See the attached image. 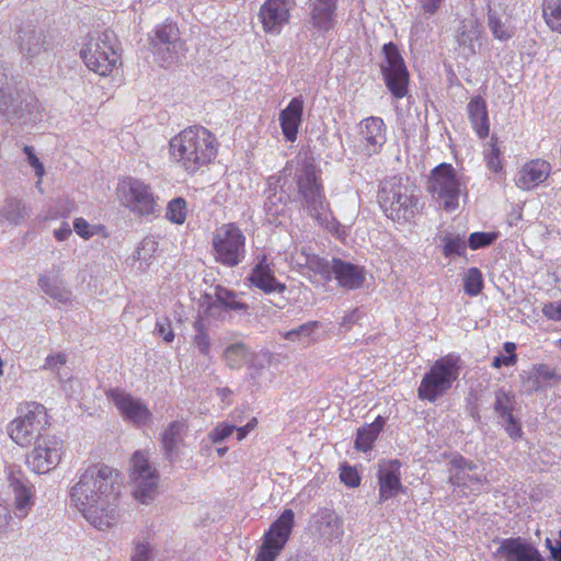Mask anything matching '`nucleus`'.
<instances>
[{
    "label": "nucleus",
    "instance_id": "nucleus-22",
    "mask_svg": "<svg viewBox=\"0 0 561 561\" xmlns=\"http://www.w3.org/2000/svg\"><path fill=\"white\" fill-rule=\"evenodd\" d=\"M294 5L295 0H265L259 12L263 30L267 33H279L288 23Z\"/></svg>",
    "mask_w": 561,
    "mask_h": 561
},
{
    "label": "nucleus",
    "instance_id": "nucleus-29",
    "mask_svg": "<svg viewBox=\"0 0 561 561\" xmlns=\"http://www.w3.org/2000/svg\"><path fill=\"white\" fill-rule=\"evenodd\" d=\"M551 167L545 160H531L518 172L516 184L523 190H530L545 182L550 174Z\"/></svg>",
    "mask_w": 561,
    "mask_h": 561
},
{
    "label": "nucleus",
    "instance_id": "nucleus-34",
    "mask_svg": "<svg viewBox=\"0 0 561 561\" xmlns=\"http://www.w3.org/2000/svg\"><path fill=\"white\" fill-rule=\"evenodd\" d=\"M19 45L23 56L32 59L46 50L45 35L28 26L20 32Z\"/></svg>",
    "mask_w": 561,
    "mask_h": 561
},
{
    "label": "nucleus",
    "instance_id": "nucleus-32",
    "mask_svg": "<svg viewBox=\"0 0 561 561\" xmlns=\"http://www.w3.org/2000/svg\"><path fill=\"white\" fill-rule=\"evenodd\" d=\"M249 280L251 284L266 294L270 293H283L286 289L285 284L279 283L275 276L274 272L266 262V257L263 256L260 262L252 270Z\"/></svg>",
    "mask_w": 561,
    "mask_h": 561
},
{
    "label": "nucleus",
    "instance_id": "nucleus-42",
    "mask_svg": "<svg viewBox=\"0 0 561 561\" xmlns=\"http://www.w3.org/2000/svg\"><path fill=\"white\" fill-rule=\"evenodd\" d=\"M320 328L319 321H309L296 329L283 333V337L290 342L309 341L316 330Z\"/></svg>",
    "mask_w": 561,
    "mask_h": 561
},
{
    "label": "nucleus",
    "instance_id": "nucleus-47",
    "mask_svg": "<svg viewBox=\"0 0 561 561\" xmlns=\"http://www.w3.org/2000/svg\"><path fill=\"white\" fill-rule=\"evenodd\" d=\"M195 335L193 339L194 345L198 348V352L205 356L209 354L210 341L205 330L204 323L201 319H197L194 324Z\"/></svg>",
    "mask_w": 561,
    "mask_h": 561
},
{
    "label": "nucleus",
    "instance_id": "nucleus-23",
    "mask_svg": "<svg viewBox=\"0 0 561 561\" xmlns=\"http://www.w3.org/2000/svg\"><path fill=\"white\" fill-rule=\"evenodd\" d=\"M310 529L316 536L329 542L341 539L344 533L341 518L331 508L318 510L311 516Z\"/></svg>",
    "mask_w": 561,
    "mask_h": 561
},
{
    "label": "nucleus",
    "instance_id": "nucleus-8",
    "mask_svg": "<svg viewBox=\"0 0 561 561\" xmlns=\"http://www.w3.org/2000/svg\"><path fill=\"white\" fill-rule=\"evenodd\" d=\"M211 248L216 262L236 267L245 257V236L236 224H224L214 231Z\"/></svg>",
    "mask_w": 561,
    "mask_h": 561
},
{
    "label": "nucleus",
    "instance_id": "nucleus-56",
    "mask_svg": "<svg viewBox=\"0 0 561 561\" xmlns=\"http://www.w3.org/2000/svg\"><path fill=\"white\" fill-rule=\"evenodd\" d=\"M75 231L83 239H89L94 236L90 224L83 218H76L73 221Z\"/></svg>",
    "mask_w": 561,
    "mask_h": 561
},
{
    "label": "nucleus",
    "instance_id": "nucleus-40",
    "mask_svg": "<svg viewBox=\"0 0 561 561\" xmlns=\"http://www.w3.org/2000/svg\"><path fill=\"white\" fill-rule=\"evenodd\" d=\"M248 355L247 347L242 343H234L226 347L224 359L230 368L238 369L245 362Z\"/></svg>",
    "mask_w": 561,
    "mask_h": 561
},
{
    "label": "nucleus",
    "instance_id": "nucleus-51",
    "mask_svg": "<svg viewBox=\"0 0 561 561\" xmlns=\"http://www.w3.org/2000/svg\"><path fill=\"white\" fill-rule=\"evenodd\" d=\"M236 430V425L226 422L219 423L210 433L209 438L217 444L228 438Z\"/></svg>",
    "mask_w": 561,
    "mask_h": 561
},
{
    "label": "nucleus",
    "instance_id": "nucleus-16",
    "mask_svg": "<svg viewBox=\"0 0 561 561\" xmlns=\"http://www.w3.org/2000/svg\"><path fill=\"white\" fill-rule=\"evenodd\" d=\"M150 45L153 55L162 62L163 67L175 64L183 50L179 28L173 23L157 26L153 36L150 37Z\"/></svg>",
    "mask_w": 561,
    "mask_h": 561
},
{
    "label": "nucleus",
    "instance_id": "nucleus-49",
    "mask_svg": "<svg viewBox=\"0 0 561 561\" xmlns=\"http://www.w3.org/2000/svg\"><path fill=\"white\" fill-rule=\"evenodd\" d=\"M497 238L495 232H473L469 236L468 245L472 250H478L492 244Z\"/></svg>",
    "mask_w": 561,
    "mask_h": 561
},
{
    "label": "nucleus",
    "instance_id": "nucleus-20",
    "mask_svg": "<svg viewBox=\"0 0 561 561\" xmlns=\"http://www.w3.org/2000/svg\"><path fill=\"white\" fill-rule=\"evenodd\" d=\"M337 0H309L307 24L318 35L332 31L337 23Z\"/></svg>",
    "mask_w": 561,
    "mask_h": 561
},
{
    "label": "nucleus",
    "instance_id": "nucleus-45",
    "mask_svg": "<svg viewBox=\"0 0 561 561\" xmlns=\"http://www.w3.org/2000/svg\"><path fill=\"white\" fill-rule=\"evenodd\" d=\"M167 218L174 224H183L186 218V202L182 197L173 198L167 207Z\"/></svg>",
    "mask_w": 561,
    "mask_h": 561
},
{
    "label": "nucleus",
    "instance_id": "nucleus-63",
    "mask_svg": "<svg viewBox=\"0 0 561 561\" xmlns=\"http://www.w3.org/2000/svg\"><path fill=\"white\" fill-rule=\"evenodd\" d=\"M422 10L430 15H433L439 9L443 0H419Z\"/></svg>",
    "mask_w": 561,
    "mask_h": 561
},
{
    "label": "nucleus",
    "instance_id": "nucleus-48",
    "mask_svg": "<svg viewBox=\"0 0 561 561\" xmlns=\"http://www.w3.org/2000/svg\"><path fill=\"white\" fill-rule=\"evenodd\" d=\"M159 243L152 237L145 238L138 245L135 257L139 261H149L158 251Z\"/></svg>",
    "mask_w": 561,
    "mask_h": 561
},
{
    "label": "nucleus",
    "instance_id": "nucleus-59",
    "mask_svg": "<svg viewBox=\"0 0 561 561\" xmlns=\"http://www.w3.org/2000/svg\"><path fill=\"white\" fill-rule=\"evenodd\" d=\"M156 331L163 337L168 343L174 340V333L171 329L169 320L158 321L156 324Z\"/></svg>",
    "mask_w": 561,
    "mask_h": 561
},
{
    "label": "nucleus",
    "instance_id": "nucleus-6",
    "mask_svg": "<svg viewBox=\"0 0 561 561\" xmlns=\"http://www.w3.org/2000/svg\"><path fill=\"white\" fill-rule=\"evenodd\" d=\"M48 425V415L44 405L37 402H28L21 409L19 417L14 419L8 433L11 439L20 446H28L39 436H46L44 433Z\"/></svg>",
    "mask_w": 561,
    "mask_h": 561
},
{
    "label": "nucleus",
    "instance_id": "nucleus-55",
    "mask_svg": "<svg viewBox=\"0 0 561 561\" xmlns=\"http://www.w3.org/2000/svg\"><path fill=\"white\" fill-rule=\"evenodd\" d=\"M486 163L489 169L494 172H499L502 169L500 149L495 145H492L486 153Z\"/></svg>",
    "mask_w": 561,
    "mask_h": 561
},
{
    "label": "nucleus",
    "instance_id": "nucleus-52",
    "mask_svg": "<svg viewBox=\"0 0 561 561\" xmlns=\"http://www.w3.org/2000/svg\"><path fill=\"white\" fill-rule=\"evenodd\" d=\"M340 479L345 485L351 488L358 486L360 483L358 472L356 471L355 468L348 465H343L341 467Z\"/></svg>",
    "mask_w": 561,
    "mask_h": 561
},
{
    "label": "nucleus",
    "instance_id": "nucleus-1",
    "mask_svg": "<svg viewBox=\"0 0 561 561\" xmlns=\"http://www.w3.org/2000/svg\"><path fill=\"white\" fill-rule=\"evenodd\" d=\"M117 473L103 463L87 468L70 489V500L88 523L100 530L112 527L117 518Z\"/></svg>",
    "mask_w": 561,
    "mask_h": 561
},
{
    "label": "nucleus",
    "instance_id": "nucleus-39",
    "mask_svg": "<svg viewBox=\"0 0 561 561\" xmlns=\"http://www.w3.org/2000/svg\"><path fill=\"white\" fill-rule=\"evenodd\" d=\"M542 13L550 30L561 34V0H543Z\"/></svg>",
    "mask_w": 561,
    "mask_h": 561
},
{
    "label": "nucleus",
    "instance_id": "nucleus-11",
    "mask_svg": "<svg viewBox=\"0 0 561 561\" xmlns=\"http://www.w3.org/2000/svg\"><path fill=\"white\" fill-rule=\"evenodd\" d=\"M130 463V478L134 483V496L142 504H148L158 494V471L150 463L148 454L141 450L134 453Z\"/></svg>",
    "mask_w": 561,
    "mask_h": 561
},
{
    "label": "nucleus",
    "instance_id": "nucleus-15",
    "mask_svg": "<svg viewBox=\"0 0 561 561\" xmlns=\"http://www.w3.org/2000/svg\"><path fill=\"white\" fill-rule=\"evenodd\" d=\"M62 440L55 435L36 438L34 449L27 455L26 463L32 471L43 474L51 471L60 462Z\"/></svg>",
    "mask_w": 561,
    "mask_h": 561
},
{
    "label": "nucleus",
    "instance_id": "nucleus-10",
    "mask_svg": "<svg viewBox=\"0 0 561 561\" xmlns=\"http://www.w3.org/2000/svg\"><path fill=\"white\" fill-rule=\"evenodd\" d=\"M462 186L461 179L449 163H440L431 172L428 190L443 202L446 211H454L458 208Z\"/></svg>",
    "mask_w": 561,
    "mask_h": 561
},
{
    "label": "nucleus",
    "instance_id": "nucleus-30",
    "mask_svg": "<svg viewBox=\"0 0 561 561\" xmlns=\"http://www.w3.org/2000/svg\"><path fill=\"white\" fill-rule=\"evenodd\" d=\"M27 112L19 92L7 82L3 92H0V114L10 122H19Z\"/></svg>",
    "mask_w": 561,
    "mask_h": 561
},
{
    "label": "nucleus",
    "instance_id": "nucleus-3",
    "mask_svg": "<svg viewBox=\"0 0 561 561\" xmlns=\"http://www.w3.org/2000/svg\"><path fill=\"white\" fill-rule=\"evenodd\" d=\"M378 202L388 218L410 220L416 208V199L401 176L385 180L378 191Z\"/></svg>",
    "mask_w": 561,
    "mask_h": 561
},
{
    "label": "nucleus",
    "instance_id": "nucleus-44",
    "mask_svg": "<svg viewBox=\"0 0 561 561\" xmlns=\"http://www.w3.org/2000/svg\"><path fill=\"white\" fill-rule=\"evenodd\" d=\"M66 362L67 357L62 353L49 355L45 359L43 369L50 370L58 377L60 381H64L70 378L69 373L66 369H64Z\"/></svg>",
    "mask_w": 561,
    "mask_h": 561
},
{
    "label": "nucleus",
    "instance_id": "nucleus-12",
    "mask_svg": "<svg viewBox=\"0 0 561 561\" xmlns=\"http://www.w3.org/2000/svg\"><path fill=\"white\" fill-rule=\"evenodd\" d=\"M295 514L291 510H284L278 518L272 523L263 537L255 561H275L285 548L294 528Z\"/></svg>",
    "mask_w": 561,
    "mask_h": 561
},
{
    "label": "nucleus",
    "instance_id": "nucleus-33",
    "mask_svg": "<svg viewBox=\"0 0 561 561\" xmlns=\"http://www.w3.org/2000/svg\"><path fill=\"white\" fill-rule=\"evenodd\" d=\"M480 34L481 30L476 20L468 19L461 21L458 28L457 42L462 49L463 56L470 57L477 53V47L480 46Z\"/></svg>",
    "mask_w": 561,
    "mask_h": 561
},
{
    "label": "nucleus",
    "instance_id": "nucleus-54",
    "mask_svg": "<svg viewBox=\"0 0 561 561\" xmlns=\"http://www.w3.org/2000/svg\"><path fill=\"white\" fill-rule=\"evenodd\" d=\"M533 370L538 376L539 380H541L545 383V387L548 385L549 381L558 379L556 369L551 368L546 364L535 365Z\"/></svg>",
    "mask_w": 561,
    "mask_h": 561
},
{
    "label": "nucleus",
    "instance_id": "nucleus-18",
    "mask_svg": "<svg viewBox=\"0 0 561 561\" xmlns=\"http://www.w3.org/2000/svg\"><path fill=\"white\" fill-rule=\"evenodd\" d=\"M107 398L115 404L123 417L136 426L147 424L152 413L147 404L139 398L121 389H111L106 392Z\"/></svg>",
    "mask_w": 561,
    "mask_h": 561
},
{
    "label": "nucleus",
    "instance_id": "nucleus-27",
    "mask_svg": "<svg viewBox=\"0 0 561 561\" xmlns=\"http://www.w3.org/2000/svg\"><path fill=\"white\" fill-rule=\"evenodd\" d=\"M507 8V0L488 2V25L494 38L500 41H507L514 34L508 23Z\"/></svg>",
    "mask_w": 561,
    "mask_h": 561
},
{
    "label": "nucleus",
    "instance_id": "nucleus-35",
    "mask_svg": "<svg viewBox=\"0 0 561 561\" xmlns=\"http://www.w3.org/2000/svg\"><path fill=\"white\" fill-rule=\"evenodd\" d=\"M467 110L469 119L478 136L480 138L488 137L490 127L485 101L481 96H474L470 100Z\"/></svg>",
    "mask_w": 561,
    "mask_h": 561
},
{
    "label": "nucleus",
    "instance_id": "nucleus-9",
    "mask_svg": "<svg viewBox=\"0 0 561 561\" xmlns=\"http://www.w3.org/2000/svg\"><path fill=\"white\" fill-rule=\"evenodd\" d=\"M122 204L139 217L156 216L159 211L158 197L150 185L136 178H127L117 185Z\"/></svg>",
    "mask_w": 561,
    "mask_h": 561
},
{
    "label": "nucleus",
    "instance_id": "nucleus-5",
    "mask_svg": "<svg viewBox=\"0 0 561 561\" xmlns=\"http://www.w3.org/2000/svg\"><path fill=\"white\" fill-rule=\"evenodd\" d=\"M460 370L459 356L449 354L437 359L423 376L417 396L422 400L435 402L438 397L451 388Z\"/></svg>",
    "mask_w": 561,
    "mask_h": 561
},
{
    "label": "nucleus",
    "instance_id": "nucleus-53",
    "mask_svg": "<svg viewBox=\"0 0 561 561\" xmlns=\"http://www.w3.org/2000/svg\"><path fill=\"white\" fill-rule=\"evenodd\" d=\"M265 356L261 358L260 356H256L252 363L248 367V376L250 380L253 381V383H259V380L263 374V370L265 368Z\"/></svg>",
    "mask_w": 561,
    "mask_h": 561
},
{
    "label": "nucleus",
    "instance_id": "nucleus-58",
    "mask_svg": "<svg viewBox=\"0 0 561 561\" xmlns=\"http://www.w3.org/2000/svg\"><path fill=\"white\" fill-rule=\"evenodd\" d=\"M542 313L546 318L554 321H561V304L549 302L542 308Z\"/></svg>",
    "mask_w": 561,
    "mask_h": 561
},
{
    "label": "nucleus",
    "instance_id": "nucleus-17",
    "mask_svg": "<svg viewBox=\"0 0 561 561\" xmlns=\"http://www.w3.org/2000/svg\"><path fill=\"white\" fill-rule=\"evenodd\" d=\"M386 125L380 117L370 116L358 125L357 151L364 158L378 154L386 144Z\"/></svg>",
    "mask_w": 561,
    "mask_h": 561
},
{
    "label": "nucleus",
    "instance_id": "nucleus-14",
    "mask_svg": "<svg viewBox=\"0 0 561 561\" xmlns=\"http://www.w3.org/2000/svg\"><path fill=\"white\" fill-rule=\"evenodd\" d=\"M385 61L380 65L385 83L396 99H402L408 93L409 72L404 60L393 43L382 47Z\"/></svg>",
    "mask_w": 561,
    "mask_h": 561
},
{
    "label": "nucleus",
    "instance_id": "nucleus-43",
    "mask_svg": "<svg viewBox=\"0 0 561 561\" xmlns=\"http://www.w3.org/2000/svg\"><path fill=\"white\" fill-rule=\"evenodd\" d=\"M483 289V276L479 268H469L463 276V290L467 295L473 297Z\"/></svg>",
    "mask_w": 561,
    "mask_h": 561
},
{
    "label": "nucleus",
    "instance_id": "nucleus-61",
    "mask_svg": "<svg viewBox=\"0 0 561 561\" xmlns=\"http://www.w3.org/2000/svg\"><path fill=\"white\" fill-rule=\"evenodd\" d=\"M517 362V355L512 354L507 356L499 355L492 360V367L501 368L502 366H514Z\"/></svg>",
    "mask_w": 561,
    "mask_h": 561
},
{
    "label": "nucleus",
    "instance_id": "nucleus-7",
    "mask_svg": "<svg viewBox=\"0 0 561 561\" xmlns=\"http://www.w3.org/2000/svg\"><path fill=\"white\" fill-rule=\"evenodd\" d=\"M298 194L301 197L304 209L318 221H327L329 216V202L319 182L316 167L305 162L297 174Z\"/></svg>",
    "mask_w": 561,
    "mask_h": 561
},
{
    "label": "nucleus",
    "instance_id": "nucleus-24",
    "mask_svg": "<svg viewBox=\"0 0 561 561\" xmlns=\"http://www.w3.org/2000/svg\"><path fill=\"white\" fill-rule=\"evenodd\" d=\"M10 486L15 496V515L19 518L26 516L32 503V484L24 477L23 471L16 465H9L5 468Z\"/></svg>",
    "mask_w": 561,
    "mask_h": 561
},
{
    "label": "nucleus",
    "instance_id": "nucleus-50",
    "mask_svg": "<svg viewBox=\"0 0 561 561\" xmlns=\"http://www.w3.org/2000/svg\"><path fill=\"white\" fill-rule=\"evenodd\" d=\"M444 242L445 256L462 255L467 248L465 240L460 237H446Z\"/></svg>",
    "mask_w": 561,
    "mask_h": 561
},
{
    "label": "nucleus",
    "instance_id": "nucleus-25",
    "mask_svg": "<svg viewBox=\"0 0 561 561\" xmlns=\"http://www.w3.org/2000/svg\"><path fill=\"white\" fill-rule=\"evenodd\" d=\"M401 462L397 459L380 460L378 465L379 502H385L397 495L402 489Z\"/></svg>",
    "mask_w": 561,
    "mask_h": 561
},
{
    "label": "nucleus",
    "instance_id": "nucleus-4",
    "mask_svg": "<svg viewBox=\"0 0 561 561\" xmlns=\"http://www.w3.org/2000/svg\"><path fill=\"white\" fill-rule=\"evenodd\" d=\"M80 57L89 70L108 76L119 61L115 34L105 31L90 36L80 50Z\"/></svg>",
    "mask_w": 561,
    "mask_h": 561
},
{
    "label": "nucleus",
    "instance_id": "nucleus-38",
    "mask_svg": "<svg viewBox=\"0 0 561 561\" xmlns=\"http://www.w3.org/2000/svg\"><path fill=\"white\" fill-rule=\"evenodd\" d=\"M38 286L44 294L58 302L66 304L71 299V291L64 287L56 278L41 275L38 277Z\"/></svg>",
    "mask_w": 561,
    "mask_h": 561
},
{
    "label": "nucleus",
    "instance_id": "nucleus-37",
    "mask_svg": "<svg viewBox=\"0 0 561 561\" xmlns=\"http://www.w3.org/2000/svg\"><path fill=\"white\" fill-rule=\"evenodd\" d=\"M385 425V420L381 416H378L373 423L367 424L357 430L354 447L359 451H368L371 449L375 440L379 436L382 427Z\"/></svg>",
    "mask_w": 561,
    "mask_h": 561
},
{
    "label": "nucleus",
    "instance_id": "nucleus-21",
    "mask_svg": "<svg viewBox=\"0 0 561 561\" xmlns=\"http://www.w3.org/2000/svg\"><path fill=\"white\" fill-rule=\"evenodd\" d=\"M515 397L511 392L500 388L495 391L494 412L497 415L499 423L504 427L507 435L517 440L523 436L520 422L514 416Z\"/></svg>",
    "mask_w": 561,
    "mask_h": 561
},
{
    "label": "nucleus",
    "instance_id": "nucleus-62",
    "mask_svg": "<svg viewBox=\"0 0 561 561\" xmlns=\"http://www.w3.org/2000/svg\"><path fill=\"white\" fill-rule=\"evenodd\" d=\"M149 545L138 543L135 547V552L131 557V561H149Z\"/></svg>",
    "mask_w": 561,
    "mask_h": 561
},
{
    "label": "nucleus",
    "instance_id": "nucleus-31",
    "mask_svg": "<svg viewBox=\"0 0 561 561\" xmlns=\"http://www.w3.org/2000/svg\"><path fill=\"white\" fill-rule=\"evenodd\" d=\"M187 430L185 421L171 422L161 434V445L168 460L173 461L180 447L184 445V434Z\"/></svg>",
    "mask_w": 561,
    "mask_h": 561
},
{
    "label": "nucleus",
    "instance_id": "nucleus-64",
    "mask_svg": "<svg viewBox=\"0 0 561 561\" xmlns=\"http://www.w3.org/2000/svg\"><path fill=\"white\" fill-rule=\"evenodd\" d=\"M72 233L70 225L67 221H64L58 229L54 230V237L58 241L67 240Z\"/></svg>",
    "mask_w": 561,
    "mask_h": 561
},
{
    "label": "nucleus",
    "instance_id": "nucleus-46",
    "mask_svg": "<svg viewBox=\"0 0 561 561\" xmlns=\"http://www.w3.org/2000/svg\"><path fill=\"white\" fill-rule=\"evenodd\" d=\"M2 214L10 222L19 224L25 216V207L20 199L8 198Z\"/></svg>",
    "mask_w": 561,
    "mask_h": 561
},
{
    "label": "nucleus",
    "instance_id": "nucleus-57",
    "mask_svg": "<svg viewBox=\"0 0 561 561\" xmlns=\"http://www.w3.org/2000/svg\"><path fill=\"white\" fill-rule=\"evenodd\" d=\"M523 386L525 390L529 393L537 392L545 388V383L541 380H539L538 376L535 374L534 370H531L527 379L523 382Z\"/></svg>",
    "mask_w": 561,
    "mask_h": 561
},
{
    "label": "nucleus",
    "instance_id": "nucleus-19",
    "mask_svg": "<svg viewBox=\"0 0 561 561\" xmlns=\"http://www.w3.org/2000/svg\"><path fill=\"white\" fill-rule=\"evenodd\" d=\"M450 473L448 481L453 486L471 492H481L488 479L482 474H471L478 466L473 461L457 455L450 460Z\"/></svg>",
    "mask_w": 561,
    "mask_h": 561
},
{
    "label": "nucleus",
    "instance_id": "nucleus-13",
    "mask_svg": "<svg viewBox=\"0 0 561 561\" xmlns=\"http://www.w3.org/2000/svg\"><path fill=\"white\" fill-rule=\"evenodd\" d=\"M314 270L327 280L333 277L340 287L347 290L362 288L366 280L363 266L342 259L333 257L331 261L317 259Z\"/></svg>",
    "mask_w": 561,
    "mask_h": 561
},
{
    "label": "nucleus",
    "instance_id": "nucleus-36",
    "mask_svg": "<svg viewBox=\"0 0 561 561\" xmlns=\"http://www.w3.org/2000/svg\"><path fill=\"white\" fill-rule=\"evenodd\" d=\"M266 193V201L264 203L265 215L271 224L276 225L277 219L286 214L290 197L284 190Z\"/></svg>",
    "mask_w": 561,
    "mask_h": 561
},
{
    "label": "nucleus",
    "instance_id": "nucleus-28",
    "mask_svg": "<svg viewBox=\"0 0 561 561\" xmlns=\"http://www.w3.org/2000/svg\"><path fill=\"white\" fill-rule=\"evenodd\" d=\"M304 100L301 96L293 98L289 104L279 113V124L287 141L297 139L299 126L302 122Z\"/></svg>",
    "mask_w": 561,
    "mask_h": 561
},
{
    "label": "nucleus",
    "instance_id": "nucleus-60",
    "mask_svg": "<svg viewBox=\"0 0 561 561\" xmlns=\"http://www.w3.org/2000/svg\"><path fill=\"white\" fill-rule=\"evenodd\" d=\"M227 311V309H224L222 305L217 301V298L214 296L213 301H210L207 306L206 313L207 316L214 318V319H221L224 312Z\"/></svg>",
    "mask_w": 561,
    "mask_h": 561
},
{
    "label": "nucleus",
    "instance_id": "nucleus-2",
    "mask_svg": "<svg viewBox=\"0 0 561 561\" xmlns=\"http://www.w3.org/2000/svg\"><path fill=\"white\" fill-rule=\"evenodd\" d=\"M170 153L190 173L209 163L217 153L216 138L201 126H191L170 140Z\"/></svg>",
    "mask_w": 561,
    "mask_h": 561
},
{
    "label": "nucleus",
    "instance_id": "nucleus-41",
    "mask_svg": "<svg viewBox=\"0 0 561 561\" xmlns=\"http://www.w3.org/2000/svg\"><path fill=\"white\" fill-rule=\"evenodd\" d=\"M214 296L217 298V301L222 305L224 309L241 311L248 308L245 304L237 299L236 293L221 286L215 288Z\"/></svg>",
    "mask_w": 561,
    "mask_h": 561
},
{
    "label": "nucleus",
    "instance_id": "nucleus-26",
    "mask_svg": "<svg viewBox=\"0 0 561 561\" xmlns=\"http://www.w3.org/2000/svg\"><path fill=\"white\" fill-rule=\"evenodd\" d=\"M500 561H545L539 551L522 538H507L495 552Z\"/></svg>",
    "mask_w": 561,
    "mask_h": 561
}]
</instances>
